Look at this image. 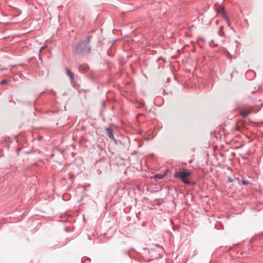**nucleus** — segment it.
I'll use <instances>...</instances> for the list:
<instances>
[{"label": "nucleus", "mask_w": 263, "mask_h": 263, "mask_svg": "<svg viewBox=\"0 0 263 263\" xmlns=\"http://www.w3.org/2000/svg\"><path fill=\"white\" fill-rule=\"evenodd\" d=\"M77 52L78 53L88 52L90 49L88 47L87 43L85 41H81L76 47Z\"/></svg>", "instance_id": "1"}, {"label": "nucleus", "mask_w": 263, "mask_h": 263, "mask_svg": "<svg viewBox=\"0 0 263 263\" xmlns=\"http://www.w3.org/2000/svg\"><path fill=\"white\" fill-rule=\"evenodd\" d=\"M191 172L187 170H182V182L185 184L191 183L190 179Z\"/></svg>", "instance_id": "2"}, {"label": "nucleus", "mask_w": 263, "mask_h": 263, "mask_svg": "<svg viewBox=\"0 0 263 263\" xmlns=\"http://www.w3.org/2000/svg\"><path fill=\"white\" fill-rule=\"evenodd\" d=\"M253 111V108L251 106H245L241 109L240 111V115L243 117H247Z\"/></svg>", "instance_id": "3"}, {"label": "nucleus", "mask_w": 263, "mask_h": 263, "mask_svg": "<svg viewBox=\"0 0 263 263\" xmlns=\"http://www.w3.org/2000/svg\"><path fill=\"white\" fill-rule=\"evenodd\" d=\"M66 74L69 77L70 81L71 82H74V77L73 73L67 68H65Z\"/></svg>", "instance_id": "4"}, {"label": "nucleus", "mask_w": 263, "mask_h": 263, "mask_svg": "<svg viewBox=\"0 0 263 263\" xmlns=\"http://www.w3.org/2000/svg\"><path fill=\"white\" fill-rule=\"evenodd\" d=\"M106 134L111 139H113L114 138V136H113V134H112V130L111 128L110 127H108V128H107L106 129Z\"/></svg>", "instance_id": "5"}, {"label": "nucleus", "mask_w": 263, "mask_h": 263, "mask_svg": "<svg viewBox=\"0 0 263 263\" xmlns=\"http://www.w3.org/2000/svg\"><path fill=\"white\" fill-rule=\"evenodd\" d=\"M165 174H163V175H161V174H157V175H155L154 177V178L155 179H162L164 178V177L165 176Z\"/></svg>", "instance_id": "6"}, {"label": "nucleus", "mask_w": 263, "mask_h": 263, "mask_svg": "<svg viewBox=\"0 0 263 263\" xmlns=\"http://www.w3.org/2000/svg\"><path fill=\"white\" fill-rule=\"evenodd\" d=\"M219 13H221V15L223 17H227V16H226V12H224V9H223V8H221L220 11H219Z\"/></svg>", "instance_id": "7"}, {"label": "nucleus", "mask_w": 263, "mask_h": 263, "mask_svg": "<svg viewBox=\"0 0 263 263\" xmlns=\"http://www.w3.org/2000/svg\"><path fill=\"white\" fill-rule=\"evenodd\" d=\"M176 176L178 178H181V172H178L176 173Z\"/></svg>", "instance_id": "8"}, {"label": "nucleus", "mask_w": 263, "mask_h": 263, "mask_svg": "<svg viewBox=\"0 0 263 263\" xmlns=\"http://www.w3.org/2000/svg\"><path fill=\"white\" fill-rule=\"evenodd\" d=\"M7 81H6V80H4L2 81V82H1V84H2H2H4L7 83Z\"/></svg>", "instance_id": "9"}, {"label": "nucleus", "mask_w": 263, "mask_h": 263, "mask_svg": "<svg viewBox=\"0 0 263 263\" xmlns=\"http://www.w3.org/2000/svg\"><path fill=\"white\" fill-rule=\"evenodd\" d=\"M90 38H91V36H88L87 37V40H88V42H89V40L90 39Z\"/></svg>", "instance_id": "10"}, {"label": "nucleus", "mask_w": 263, "mask_h": 263, "mask_svg": "<svg viewBox=\"0 0 263 263\" xmlns=\"http://www.w3.org/2000/svg\"><path fill=\"white\" fill-rule=\"evenodd\" d=\"M243 184H247V182L246 181H244V180H243Z\"/></svg>", "instance_id": "11"}, {"label": "nucleus", "mask_w": 263, "mask_h": 263, "mask_svg": "<svg viewBox=\"0 0 263 263\" xmlns=\"http://www.w3.org/2000/svg\"><path fill=\"white\" fill-rule=\"evenodd\" d=\"M44 49V47H42V48L41 49V50H43Z\"/></svg>", "instance_id": "12"}]
</instances>
